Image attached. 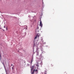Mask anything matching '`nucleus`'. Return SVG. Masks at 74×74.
Segmentation results:
<instances>
[{"instance_id":"nucleus-1","label":"nucleus","mask_w":74,"mask_h":74,"mask_svg":"<svg viewBox=\"0 0 74 74\" xmlns=\"http://www.w3.org/2000/svg\"><path fill=\"white\" fill-rule=\"evenodd\" d=\"M40 26H41V27H42V22L41 21V19H40V23L39 24Z\"/></svg>"},{"instance_id":"nucleus-2","label":"nucleus","mask_w":74,"mask_h":74,"mask_svg":"<svg viewBox=\"0 0 74 74\" xmlns=\"http://www.w3.org/2000/svg\"><path fill=\"white\" fill-rule=\"evenodd\" d=\"M35 71L36 72V73L37 74V73H38V70L36 69V70H35V69H34L33 70V72H32V74H34V71Z\"/></svg>"},{"instance_id":"nucleus-3","label":"nucleus","mask_w":74,"mask_h":74,"mask_svg":"<svg viewBox=\"0 0 74 74\" xmlns=\"http://www.w3.org/2000/svg\"><path fill=\"white\" fill-rule=\"evenodd\" d=\"M34 46H35L36 44H37V43H36V40H34Z\"/></svg>"},{"instance_id":"nucleus-4","label":"nucleus","mask_w":74,"mask_h":74,"mask_svg":"<svg viewBox=\"0 0 74 74\" xmlns=\"http://www.w3.org/2000/svg\"><path fill=\"white\" fill-rule=\"evenodd\" d=\"M31 71H32L34 69V66H32L31 67Z\"/></svg>"},{"instance_id":"nucleus-5","label":"nucleus","mask_w":74,"mask_h":74,"mask_svg":"<svg viewBox=\"0 0 74 74\" xmlns=\"http://www.w3.org/2000/svg\"><path fill=\"white\" fill-rule=\"evenodd\" d=\"M36 36H38V37H39V36H40V34H37Z\"/></svg>"},{"instance_id":"nucleus-6","label":"nucleus","mask_w":74,"mask_h":74,"mask_svg":"<svg viewBox=\"0 0 74 74\" xmlns=\"http://www.w3.org/2000/svg\"><path fill=\"white\" fill-rule=\"evenodd\" d=\"M25 28L24 29H25L27 30V26H25Z\"/></svg>"},{"instance_id":"nucleus-7","label":"nucleus","mask_w":74,"mask_h":74,"mask_svg":"<svg viewBox=\"0 0 74 74\" xmlns=\"http://www.w3.org/2000/svg\"><path fill=\"white\" fill-rule=\"evenodd\" d=\"M36 66H37V67L38 68V63H37L36 64Z\"/></svg>"},{"instance_id":"nucleus-8","label":"nucleus","mask_w":74,"mask_h":74,"mask_svg":"<svg viewBox=\"0 0 74 74\" xmlns=\"http://www.w3.org/2000/svg\"><path fill=\"white\" fill-rule=\"evenodd\" d=\"M14 66H13L12 67V70H14Z\"/></svg>"},{"instance_id":"nucleus-9","label":"nucleus","mask_w":74,"mask_h":74,"mask_svg":"<svg viewBox=\"0 0 74 74\" xmlns=\"http://www.w3.org/2000/svg\"><path fill=\"white\" fill-rule=\"evenodd\" d=\"M37 37H38L37 36V35H36V36L35 38V39H36L37 38Z\"/></svg>"},{"instance_id":"nucleus-10","label":"nucleus","mask_w":74,"mask_h":74,"mask_svg":"<svg viewBox=\"0 0 74 74\" xmlns=\"http://www.w3.org/2000/svg\"><path fill=\"white\" fill-rule=\"evenodd\" d=\"M2 64H3V65L4 66V62H2Z\"/></svg>"},{"instance_id":"nucleus-11","label":"nucleus","mask_w":74,"mask_h":74,"mask_svg":"<svg viewBox=\"0 0 74 74\" xmlns=\"http://www.w3.org/2000/svg\"><path fill=\"white\" fill-rule=\"evenodd\" d=\"M31 63L32 64V62H33V60H31Z\"/></svg>"},{"instance_id":"nucleus-12","label":"nucleus","mask_w":74,"mask_h":74,"mask_svg":"<svg viewBox=\"0 0 74 74\" xmlns=\"http://www.w3.org/2000/svg\"><path fill=\"white\" fill-rule=\"evenodd\" d=\"M37 56H38V53H37Z\"/></svg>"},{"instance_id":"nucleus-13","label":"nucleus","mask_w":74,"mask_h":74,"mask_svg":"<svg viewBox=\"0 0 74 74\" xmlns=\"http://www.w3.org/2000/svg\"><path fill=\"white\" fill-rule=\"evenodd\" d=\"M7 28H6V30H8V29L7 28Z\"/></svg>"},{"instance_id":"nucleus-14","label":"nucleus","mask_w":74,"mask_h":74,"mask_svg":"<svg viewBox=\"0 0 74 74\" xmlns=\"http://www.w3.org/2000/svg\"><path fill=\"white\" fill-rule=\"evenodd\" d=\"M13 65L12 64H11L12 66Z\"/></svg>"},{"instance_id":"nucleus-15","label":"nucleus","mask_w":74,"mask_h":74,"mask_svg":"<svg viewBox=\"0 0 74 74\" xmlns=\"http://www.w3.org/2000/svg\"><path fill=\"white\" fill-rule=\"evenodd\" d=\"M4 28H5V26H4Z\"/></svg>"},{"instance_id":"nucleus-16","label":"nucleus","mask_w":74,"mask_h":74,"mask_svg":"<svg viewBox=\"0 0 74 74\" xmlns=\"http://www.w3.org/2000/svg\"><path fill=\"white\" fill-rule=\"evenodd\" d=\"M1 29V28H0V29Z\"/></svg>"}]
</instances>
